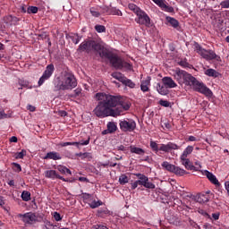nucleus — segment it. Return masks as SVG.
Segmentation results:
<instances>
[{
	"instance_id": "obj_40",
	"label": "nucleus",
	"mask_w": 229,
	"mask_h": 229,
	"mask_svg": "<svg viewBox=\"0 0 229 229\" xmlns=\"http://www.w3.org/2000/svg\"><path fill=\"white\" fill-rule=\"evenodd\" d=\"M21 199L23 201H30L31 199V193L28 191H24L21 193Z\"/></svg>"
},
{
	"instance_id": "obj_6",
	"label": "nucleus",
	"mask_w": 229,
	"mask_h": 229,
	"mask_svg": "<svg viewBox=\"0 0 229 229\" xmlns=\"http://www.w3.org/2000/svg\"><path fill=\"white\" fill-rule=\"evenodd\" d=\"M193 46L194 51H196L198 55L204 58V60L210 61L216 60V58H217V55H216V52H214L213 50H207L203 48V47L199 45L198 42H194Z\"/></svg>"
},
{
	"instance_id": "obj_62",
	"label": "nucleus",
	"mask_w": 229,
	"mask_h": 229,
	"mask_svg": "<svg viewBox=\"0 0 229 229\" xmlns=\"http://www.w3.org/2000/svg\"><path fill=\"white\" fill-rule=\"evenodd\" d=\"M28 110H30V112H35L36 108L34 106L29 105L27 106Z\"/></svg>"
},
{
	"instance_id": "obj_32",
	"label": "nucleus",
	"mask_w": 229,
	"mask_h": 229,
	"mask_svg": "<svg viewBox=\"0 0 229 229\" xmlns=\"http://www.w3.org/2000/svg\"><path fill=\"white\" fill-rule=\"evenodd\" d=\"M57 171H59V173H61V174H65V173H67V174H72V173L71 172V170L62 165H57L56 167Z\"/></svg>"
},
{
	"instance_id": "obj_21",
	"label": "nucleus",
	"mask_w": 229,
	"mask_h": 229,
	"mask_svg": "<svg viewBox=\"0 0 229 229\" xmlns=\"http://www.w3.org/2000/svg\"><path fill=\"white\" fill-rule=\"evenodd\" d=\"M204 174L207 176V178L209 180V182H211V183H213V185H217L218 187H219V185H221V183H219V181L217 180L216 175H214V174L206 170L204 172Z\"/></svg>"
},
{
	"instance_id": "obj_10",
	"label": "nucleus",
	"mask_w": 229,
	"mask_h": 229,
	"mask_svg": "<svg viewBox=\"0 0 229 229\" xmlns=\"http://www.w3.org/2000/svg\"><path fill=\"white\" fill-rule=\"evenodd\" d=\"M53 72H55V65L53 64H48L38 81V86L44 85V81L49 80L53 76Z\"/></svg>"
},
{
	"instance_id": "obj_37",
	"label": "nucleus",
	"mask_w": 229,
	"mask_h": 229,
	"mask_svg": "<svg viewBox=\"0 0 229 229\" xmlns=\"http://www.w3.org/2000/svg\"><path fill=\"white\" fill-rule=\"evenodd\" d=\"M76 157H81V158L82 160H85V158L89 159V160H92V154L89 153V152H85V153H77Z\"/></svg>"
},
{
	"instance_id": "obj_64",
	"label": "nucleus",
	"mask_w": 229,
	"mask_h": 229,
	"mask_svg": "<svg viewBox=\"0 0 229 229\" xmlns=\"http://www.w3.org/2000/svg\"><path fill=\"white\" fill-rule=\"evenodd\" d=\"M10 142H17V137H15V136L11 137Z\"/></svg>"
},
{
	"instance_id": "obj_43",
	"label": "nucleus",
	"mask_w": 229,
	"mask_h": 229,
	"mask_svg": "<svg viewBox=\"0 0 229 229\" xmlns=\"http://www.w3.org/2000/svg\"><path fill=\"white\" fill-rule=\"evenodd\" d=\"M95 30L98 33H106V27H105V25H96Z\"/></svg>"
},
{
	"instance_id": "obj_38",
	"label": "nucleus",
	"mask_w": 229,
	"mask_h": 229,
	"mask_svg": "<svg viewBox=\"0 0 229 229\" xmlns=\"http://www.w3.org/2000/svg\"><path fill=\"white\" fill-rule=\"evenodd\" d=\"M125 87H129L130 89H135V84L131 80L125 77V79L122 82Z\"/></svg>"
},
{
	"instance_id": "obj_35",
	"label": "nucleus",
	"mask_w": 229,
	"mask_h": 229,
	"mask_svg": "<svg viewBox=\"0 0 229 229\" xmlns=\"http://www.w3.org/2000/svg\"><path fill=\"white\" fill-rule=\"evenodd\" d=\"M88 203L90 208H98V207H101V205H103V202H101V200H89Z\"/></svg>"
},
{
	"instance_id": "obj_50",
	"label": "nucleus",
	"mask_w": 229,
	"mask_h": 229,
	"mask_svg": "<svg viewBox=\"0 0 229 229\" xmlns=\"http://www.w3.org/2000/svg\"><path fill=\"white\" fill-rule=\"evenodd\" d=\"M159 105L161 106H165V108H168V106H171V103L169 101H167V100H160L159 101Z\"/></svg>"
},
{
	"instance_id": "obj_47",
	"label": "nucleus",
	"mask_w": 229,
	"mask_h": 229,
	"mask_svg": "<svg viewBox=\"0 0 229 229\" xmlns=\"http://www.w3.org/2000/svg\"><path fill=\"white\" fill-rule=\"evenodd\" d=\"M27 12H28V13H38V7H37V6H29Z\"/></svg>"
},
{
	"instance_id": "obj_14",
	"label": "nucleus",
	"mask_w": 229,
	"mask_h": 229,
	"mask_svg": "<svg viewBox=\"0 0 229 229\" xmlns=\"http://www.w3.org/2000/svg\"><path fill=\"white\" fill-rule=\"evenodd\" d=\"M159 8H162L165 12H168V13H173L174 12V8L165 4L164 0H152Z\"/></svg>"
},
{
	"instance_id": "obj_22",
	"label": "nucleus",
	"mask_w": 229,
	"mask_h": 229,
	"mask_svg": "<svg viewBox=\"0 0 229 229\" xmlns=\"http://www.w3.org/2000/svg\"><path fill=\"white\" fill-rule=\"evenodd\" d=\"M151 85V77H148L145 81H141L140 89L142 92H149V86Z\"/></svg>"
},
{
	"instance_id": "obj_49",
	"label": "nucleus",
	"mask_w": 229,
	"mask_h": 229,
	"mask_svg": "<svg viewBox=\"0 0 229 229\" xmlns=\"http://www.w3.org/2000/svg\"><path fill=\"white\" fill-rule=\"evenodd\" d=\"M26 155V150H21V152H17L15 154V158L19 159V158H24V156Z\"/></svg>"
},
{
	"instance_id": "obj_27",
	"label": "nucleus",
	"mask_w": 229,
	"mask_h": 229,
	"mask_svg": "<svg viewBox=\"0 0 229 229\" xmlns=\"http://www.w3.org/2000/svg\"><path fill=\"white\" fill-rule=\"evenodd\" d=\"M98 51H101L99 52V55L101 56V58H107V60L110 61L114 56V54H112V52L103 49V47L101 48V50H98Z\"/></svg>"
},
{
	"instance_id": "obj_45",
	"label": "nucleus",
	"mask_w": 229,
	"mask_h": 229,
	"mask_svg": "<svg viewBox=\"0 0 229 229\" xmlns=\"http://www.w3.org/2000/svg\"><path fill=\"white\" fill-rule=\"evenodd\" d=\"M73 44H79L80 43V40H81V37H80V35L78 34H73L72 37H71Z\"/></svg>"
},
{
	"instance_id": "obj_36",
	"label": "nucleus",
	"mask_w": 229,
	"mask_h": 229,
	"mask_svg": "<svg viewBox=\"0 0 229 229\" xmlns=\"http://www.w3.org/2000/svg\"><path fill=\"white\" fill-rule=\"evenodd\" d=\"M128 8H129V10L133 12V13H135V15H137L139 13H140L142 11L135 4H129Z\"/></svg>"
},
{
	"instance_id": "obj_1",
	"label": "nucleus",
	"mask_w": 229,
	"mask_h": 229,
	"mask_svg": "<svg viewBox=\"0 0 229 229\" xmlns=\"http://www.w3.org/2000/svg\"><path fill=\"white\" fill-rule=\"evenodd\" d=\"M95 98L99 101L93 110L97 117H118V115H123L126 110H130V104L121 97L97 93Z\"/></svg>"
},
{
	"instance_id": "obj_34",
	"label": "nucleus",
	"mask_w": 229,
	"mask_h": 229,
	"mask_svg": "<svg viewBox=\"0 0 229 229\" xmlns=\"http://www.w3.org/2000/svg\"><path fill=\"white\" fill-rule=\"evenodd\" d=\"M111 76H113L114 80H118V81H121V83H123V81H124V79L126 78L123 73L118 72H113Z\"/></svg>"
},
{
	"instance_id": "obj_23",
	"label": "nucleus",
	"mask_w": 229,
	"mask_h": 229,
	"mask_svg": "<svg viewBox=\"0 0 229 229\" xmlns=\"http://www.w3.org/2000/svg\"><path fill=\"white\" fill-rule=\"evenodd\" d=\"M181 162L182 164V165H184L185 169H187L188 171H198V169H196V166H194V165H192V163H191V160L188 159H181Z\"/></svg>"
},
{
	"instance_id": "obj_8",
	"label": "nucleus",
	"mask_w": 229,
	"mask_h": 229,
	"mask_svg": "<svg viewBox=\"0 0 229 229\" xmlns=\"http://www.w3.org/2000/svg\"><path fill=\"white\" fill-rule=\"evenodd\" d=\"M138 18L135 19V21L137 24H141V26H146L147 28H149L151 26V19L146 13V12L141 11L138 14H136Z\"/></svg>"
},
{
	"instance_id": "obj_31",
	"label": "nucleus",
	"mask_w": 229,
	"mask_h": 229,
	"mask_svg": "<svg viewBox=\"0 0 229 229\" xmlns=\"http://www.w3.org/2000/svg\"><path fill=\"white\" fill-rule=\"evenodd\" d=\"M166 21L167 22H169V24H171V26L173 28H178V26H180V22L178 21V20L172 18V17H166Z\"/></svg>"
},
{
	"instance_id": "obj_41",
	"label": "nucleus",
	"mask_w": 229,
	"mask_h": 229,
	"mask_svg": "<svg viewBox=\"0 0 229 229\" xmlns=\"http://www.w3.org/2000/svg\"><path fill=\"white\" fill-rule=\"evenodd\" d=\"M117 130V125H115V123L110 122L107 123V131H109V133H114V131H116Z\"/></svg>"
},
{
	"instance_id": "obj_51",
	"label": "nucleus",
	"mask_w": 229,
	"mask_h": 229,
	"mask_svg": "<svg viewBox=\"0 0 229 229\" xmlns=\"http://www.w3.org/2000/svg\"><path fill=\"white\" fill-rule=\"evenodd\" d=\"M118 151H123V153H128V149H130V147L126 148L124 145H120L117 147Z\"/></svg>"
},
{
	"instance_id": "obj_24",
	"label": "nucleus",
	"mask_w": 229,
	"mask_h": 229,
	"mask_svg": "<svg viewBox=\"0 0 229 229\" xmlns=\"http://www.w3.org/2000/svg\"><path fill=\"white\" fill-rule=\"evenodd\" d=\"M129 149L131 153H134L135 155L144 156L146 154V151L142 149L141 148L135 147L133 145L129 147Z\"/></svg>"
},
{
	"instance_id": "obj_20",
	"label": "nucleus",
	"mask_w": 229,
	"mask_h": 229,
	"mask_svg": "<svg viewBox=\"0 0 229 229\" xmlns=\"http://www.w3.org/2000/svg\"><path fill=\"white\" fill-rule=\"evenodd\" d=\"M44 160H62V156L58 152H48L44 157Z\"/></svg>"
},
{
	"instance_id": "obj_18",
	"label": "nucleus",
	"mask_w": 229,
	"mask_h": 229,
	"mask_svg": "<svg viewBox=\"0 0 229 229\" xmlns=\"http://www.w3.org/2000/svg\"><path fill=\"white\" fill-rule=\"evenodd\" d=\"M163 81V85L166 88V89H175V87H178V85L176 84V82H174L173 81V78L171 77H164L162 79Z\"/></svg>"
},
{
	"instance_id": "obj_9",
	"label": "nucleus",
	"mask_w": 229,
	"mask_h": 229,
	"mask_svg": "<svg viewBox=\"0 0 229 229\" xmlns=\"http://www.w3.org/2000/svg\"><path fill=\"white\" fill-rule=\"evenodd\" d=\"M137 128V123L133 120H123L120 122V130L122 131H134Z\"/></svg>"
},
{
	"instance_id": "obj_30",
	"label": "nucleus",
	"mask_w": 229,
	"mask_h": 229,
	"mask_svg": "<svg viewBox=\"0 0 229 229\" xmlns=\"http://www.w3.org/2000/svg\"><path fill=\"white\" fill-rule=\"evenodd\" d=\"M157 92H159V94H161V96H167V94H169V90L167 89V88L165 86L157 84Z\"/></svg>"
},
{
	"instance_id": "obj_52",
	"label": "nucleus",
	"mask_w": 229,
	"mask_h": 229,
	"mask_svg": "<svg viewBox=\"0 0 229 229\" xmlns=\"http://www.w3.org/2000/svg\"><path fill=\"white\" fill-rule=\"evenodd\" d=\"M19 83H20L21 87H24L25 89H31V87H30V83L28 81H20Z\"/></svg>"
},
{
	"instance_id": "obj_48",
	"label": "nucleus",
	"mask_w": 229,
	"mask_h": 229,
	"mask_svg": "<svg viewBox=\"0 0 229 229\" xmlns=\"http://www.w3.org/2000/svg\"><path fill=\"white\" fill-rule=\"evenodd\" d=\"M90 13L93 17H99L101 15V13H99L96 8L92 7L90 8Z\"/></svg>"
},
{
	"instance_id": "obj_33",
	"label": "nucleus",
	"mask_w": 229,
	"mask_h": 229,
	"mask_svg": "<svg viewBox=\"0 0 229 229\" xmlns=\"http://www.w3.org/2000/svg\"><path fill=\"white\" fill-rule=\"evenodd\" d=\"M174 174H176L177 176H183L184 174H188V173L184 169L180 168V166H175L174 169Z\"/></svg>"
},
{
	"instance_id": "obj_59",
	"label": "nucleus",
	"mask_w": 229,
	"mask_h": 229,
	"mask_svg": "<svg viewBox=\"0 0 229 229\" xmlns=\"http://www.w3.org/2000/svg\"><path fill=\"white\" fill-rule=\"evenodd\" d=\"M46 228L47 229H53V228H55V225L53 224H51V222H47L46 224Z\"/></svg>"
},
{
	"instance_id": "obj_46",
	"label": "nucleus",
	"mask_w": 229,
	"mask_h": 229,
	"mask_svg": "<svg viewBox=\"0 0 229 229\" xmlns=\"http://www.w3.org/2000/svg\"><path fill=\"white\" fill-rule=\"evenodd\" d=\"M13 169L15 173H21V171H22V167L17 163H13Z\"/></svg>"
},
{
	"instance_id": "obj_26",
	"label": "nucleus",
	"mask_w": 229,
	"mask_h": 229,
	"mask_svg": "<svg viewBox=\"0 0 229 229\" xmlns=\"http://www.w3.org/2000/svg\"><path fill=\"white\" fill-rule=\"evenodd\" d=\"M192 151H194V147L193 146H188L184 151L182 152V154L181 155V160H185L188 159L187 157H189V155H191L192 153Z\"/></svg>"
},
{
	"instance_id": "obj_29",
	"label": "nucleus",
	"mask_w": 229,
	"mask_h": 229,
	"mask_svg": "<svg viewBox=\"0 0 229 229\" xmlns=\"http://www.w3.org/2000/svg\"><path fill=\"white\" fill-rule=\"evenodd\" d=\"M161 165L163 169L169 171V173H174V168L176 167V165H171L167 161L163 162Z\"/></svg>"
},
{
	"instance_id": "obj_3",
	"label": "nucleus",
	"mask_w": 229,
	"mask_h": 229,
	"mask_svg": "<svg viewBox=\"0 0 229 229\" xmlns=\"http://www.w3.org/2000/svg\"><path fill=\"white\" fill-rule=\"evenodd\" d=\"M174 78L181 87H183V85H185V87H190L192 80H194L192 74L181 70L180 68L174 70Z\"/></svg>"
},
{
	"instance_id": "obj_44",
	"label": "nucleus",
	"mask_w": 229,
	"mask_h": 229,
	"mask_svg": "<svg viewBox=\"0 0 229 229\" xmlns=\"http://www.w3.org/2000/svg\"><path fill=\"white\" fill-rule=\"evenodd\" d=\"M150 148L155 153H158L160 151V147H158L157 143L155 141H150Z\"/></svg>"
},
{
	"instance_id": "obj_7",
	"label": "nucleus",
	"mask_w": 229,
	"mask_h": 229,
	"mask_svg": "<svg viewBox=\"0 0 229 229\" xmlns=\"http://www.w3.org/2000/svg\"><path fill=\"white\" fill-rule=\"evenodd\" d=\"M101 45L94 40L83 41L78 48L80 53H83L86 51L87 53H90V51H101Z\"/></svg>"
},
{
	"instance_id": "obj_42",
	"label": "nucleus",
	"mask_w": 229,
	"mask_h": 229,
	"mask_svg": "<svg viewBox=\"0 0 229 229\" xmlns=\"http://www.w3.org/2000/svg\"><path fill=\"white\" fill-rule=\"evenodd\" d=\"M98 214L100 217H105V216H110V211L106 208L105 209H98Z\"/></svg>"
},
{
	"instance_id": "obj_53",
	"label": "nucleus",
	"mask_w": 229,
	"mask_h": 229,
	"mask_svg": "<svg viewBox=\"0 0 229 229\" xmlns=\"http://www.w3.org/2000/svg\"><path fill=\"white\" fill-rule=\"evenodd\" d=\"M199 199H202V203H208V201L209 200L208 196L205 194L200 195Z\"/></svg>"
},
{
	"instance_id": "obj_54",
	"label": "nucleus",
	"mask_w": 229,
	"mask_h": 229,
	"mask_svg": "<svg viewBox=\"0 0 229 229\" xmlns=\"http://www.w3.org/2000/svg\"><path fill=\"white\" fill-rule=\"evenodd\" d=\"M220 5L222 6V8H229V0L221 2Z\"/></svg>"
},
{
	"instance_id": "obj_55",
	"label": "nucleus",
	"mask_w": 229,
	"mask_h": 229,
	"mask_svg": "<svg viewBox=\"0 0 229 229\" xmlns=\"http://www.w3.org/2000/svg\"><path fill=\"white\" fill-rule=\"evenodd\" d=\"M54 218L56 221H62V216H60V213H58V212H54Z\"/></svg>"
},
{
	"instance_id": "obj_11",
	"label": "nucleus",
	"mask_w": 229,
	"mask_h": 229,
	"mask_svg": "<svg viewBox=\"0 0 229 229\" xmlns=\"http://www.w3.org/2000/svg\"><path fill=\"white\" fill-rule=\"evenodd\" d=\"M18 217L23 221V223H26L27 225H33V223H37L38 217L35 213H25V214H19Z\"/></svg>"
},
{
	"instance_id": "obj_16",
	"label": "nucleus",
	"mask_w": 229,
	"mask_h": 229,
	"mask_svg": "<svg viewBox=\"0 0 229 229\" xmlns=\"http://www.w3.org/2000/svg\"><path fill=\"white\" fill-rule=\"evenodd\" d=\"M3 21L5 24H9L10 26H17L19 18L13 15H7L4 17Z\"/></svg>"
},
{
	"instance_id": "obj_25",
	"label": "nucleus",
	"mask_w": 229,
	"mask_h": 229,
	"mask_svg": "<svg viewBox=\"0 0 229 229\" xmlns=\"http://www.w3.org/2000/svg\"><path fill=\"white\" fill-rule=\"evenodd\" d=\"M68 98H72L73 99H78V98H83V92L81 88H77L73 90V93L68 95Z\"/></svg>"
},
{
	"instance_id": "obj_28",
	"label": "nucleus",
	"mask_w": 229,
	"mask_h": 229,
	"mask_svg": "<svg viewBox=\"0 0 229 229\" xmlns=\"http://www.w3.org/2000/svg\"><path fill=\"white\" fill-rule=\"evenodd\" d=\"M204 73L206 76H209L210 78H219L221 75L217 71L212 68L206 70Z\"/></svg>"
},
{
	"instance_id": "obj_58",
	"label": "nucleus",
	"mask_w": 229,
	"mask_h": 229,
	"mask_svg": "<svg viewBox=\"0 0 229 229\" xmlns=\"http://www.w3.org/2000/svg\"><path fill=\"white\" fill-rule=\"evenodd\" d=\"M57 115H60V117H65L67 113L65 111H58Z\"/></svg>"
},
{
	"instance_id": "obj_56",
	"label": "nucleus",
	"mask_w": 229,
	"mask_h": 229,
	"mask_svg": "<svg viewBox=\"0 0 229 229\" xmlns=\"http://www.w3.org/2000/svg\"><path fill=\"white\" fill-rule=\"evenodd\" d=\"M8 114H4V111L0 109V119H6Z\"/></svg>"
},
{
	"instance_id": "obj_57",
	"label": "nucleus",
	"mask_w": 229,
	"mask_h": 229,
	"mask_svg": "<svg viewBox=\"0 0 229 229\" xmlns=\"http://www.w3.org/2000/svg\"><path fill=\"white\" fill-rule=\"evenodd\" d=\"M139 187V184L137 183V181H135L134 182L131 183V189L132 191H135V189H137Z\"/></svg>"
},
{
	"instance_id": "obj_61",
	"label": "nucleus",
	"mask_w": 229,
	"mask_h": 229,
	"mask_svg": "<svg viewBox=\"0 0 229 229\" xmlns=\"http://www.w3.org/2000/svg\"><path fill=\"white\" fill-rule=\"evenodd\" d=\"M135 176L140 180L141 178H148V176L142 174H135Z\"/></svg>"
},
{
	"instance_id": "obj_12",
	"label": "nucleus",
	"mask_w": 229,
	"mask_h": 229,
	"mask_svg": "<svg viewBox=\"0 0 229 229\" xmlns=\"http://www.w3.org/2000/svg\"><path fill=\"white\" fill-rule=\"evenodd\" d=\"M159 149L164 153H171L176 149H180V147L174 142H168L167 144H161Z\"/></svg>"
},
{
	"instance_id": "obj_39",
	"label": "nucleus",
	"mask_w": 229,
	"mask_h": 229,
	"mask_svg": "<svg viewBox=\"0 0 229 229\" xmlns=\"http://www.w3.org/2000/svg\"><path fill=\"white\" fill-rule=\"evenodd\" d=\"M130 182V177H128L126 174H122L119 177V183L120 185H126Z\"/></svg>"
},
{
	"instance_id": "obj_13",
	"label": "nucleus",
	"mask_w": 229,
	"mask_h": 229,
	"mask_svg": "<svg viewBox=\"0 0 229 229\" xmlns=\"http://www.w3.org/2000/svg\"><path fill=\"white\" fill-rule=\"evenodd\" d=\"M138 185H142L145 187V189H155V184L151 182H149V178L148 177H142L141 179H139L136 181Z\"/></svg>"
},
{
	"instance_id": "obj_4",
	"label": "nucleus",
	"mask_w": 229,
	"mask_h": 229,
	"mask_svg": "<svg viewBox=\"0 0 229 229\" xmlns=\"http://www.w3.org/2000/svg\"><path fill=\"white\" fill-rule=\"evenodd\" d=\"M189 87L193 89L195 92H199V94H203L204 96H206V98H212L213 96L212 90H210V89H208L207 85H205V83L200 82L195 77H193V80L191 81Z\"/></svg>"
},
{
	"instance_id": "obj_19",
	"label": "nucleus",
	"mask_w": 229,
	"mask_h": 229,
	"mask_svg": "<svg viewBox=\"0 0 229 229\" xmlns=\"http://www.w3.org/2000/svg\"><path fill=\"white\" fill-rule=\"evenodd\" d=\"M90 143V139L86 140L85 141H81V142H61L59 143V146L61 148H65L66 146H89Z\"/></svg>"
},
{
	"instance_id": "obj_60",
	"label": "nucleus",
	"mask_w": 229,
	"mask_h": 229,
	"mask_svg": "<svg viewBox=\"0 0 229 229\" xmlns=\"http://www.w3.org/2000/svg\"><path fill=\"white\" fill-rule=\"evenodd\" d=\"M82 197H83V199H86V200L87 199L89 200L90 199V198H92V196H90V194L89 193H84Z\"/></svg>"
},
{
	"instance_id": "obj_5",
	"label": "nucleus",
	"mask_w": 229,
	"mask_h": 229,
	"mask_svg": "<svg viewBox=\"0 0 229 229\" xmlns=\"http://www.w3.org/2000/svg\"><path fill=\"white\" fill-rule=\"evenodd\" d=\"M109 62L112 64V67H114V69H125L126 71H131V69H133V66L130 63L125 62L123 60V58L115 54L113 55Z\"/></svg>"
},
{
	"instance_id": "obj_2",
	"label": "nucleus",
	"mask_w": 229,
	"mask_h": 229,
	"mask_svg": "<svg viewBox=\"0 0 229 229\" xmlns=\"http://www.w3.org/2000/svg\"><path fill=\"white\" fill-rule=\"evenodd\" d=\"M55 90H72L78 87V81L74 74L64 72L62 77H57L54 82Z\"/></svg>"
},
{
	"instance_id": "obj_63",
	"label": "nucleus",
	"mask_w": 229,
	"mask_h": 229,
	"mask_svg": "<svg viewBox=\"0 0 229 229\" xmlns=\"http://www.w3.org/2000/svg\"><path fill=\"white\" fill-rule=\"evenodd\" d=\"M79 182H84L88 183L89 180L87 179V177H80Z\"/></svg>"
},
{
	"instance_id": "obj_15",
	"label": "nucleus",
	"mask_w": 229,
	"mask_h": 229,
	"mask_svg": "<svg viewBox=\"0 0 229 229\" xmlns=\"http://www.w3.org/2000/svg\"><path fill=\"white\" fill-rule=\"evenodd\" d=\"M46 178H51L52 180H55V178H57L58 180H62L63 182H67V179L64 178V176H61L60 174H56L55 170H48L45 172Z\"/></svg>"
},
{
	"instance_id": "obj_17",
	"label": "nucleus",
	"mask_w": 229,
	"mask_h": 229,
	"mask_svg": "<svg viewBox=\"0 0 229 229\" xmlns=\"http://www.w3.org/2000/svg\"><path fill=\"white\" fill-rule=\"evenodd\" d=\"M103 13H106L107 15H118L119 17H123V12L115 7H106L103 9Z\"/></svg>"
}]
</instances>
